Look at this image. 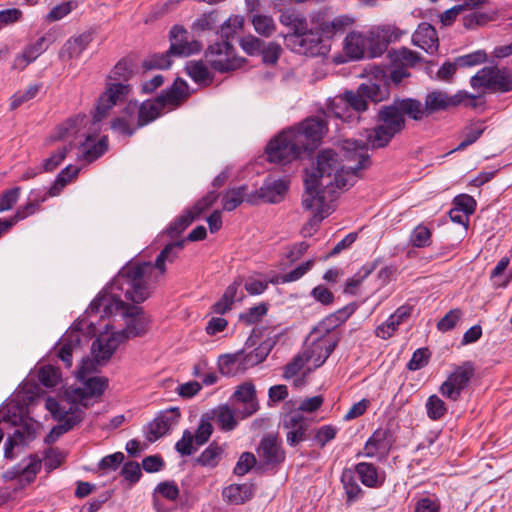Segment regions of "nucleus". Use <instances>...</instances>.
<instances>
[{"mask_svg": "<svg viewBox=\"0 0 512 512\" xmlns=\"http://www.w3.org/2000/svg\"><path fill=\"white\" fill-rule=\"evenodd\" d=\"M114 283L115 277L90 303L88 315L89 317L99 315L101 319H104L120 313L126 319V327L121 331L109 333L110 325L104 324L107 331L101 333L92 343V354L97 363L108 361L123 341L142 336L149 326V319L143 309L125 302L126 300L139 304L143 301L131 299L125 289H120V285L114 287Z\"/></svg>", "mask_w": 512, "mask_h": 512, "instance_id": "nucleus-1", "label": "nucleus"}, {"mask_svg": "<svg viewBox=\"0 0 512 512\" xmlns=\"http://www.w3.org/2000/svg\"><path fill=\"white\" fill-rule=\"evenodd\" d=\"M345 163L332 149L318 153L316 167L305 171L304 191L326 196L353 186L361 172L371 165L368 150L358 141H345Z\"/></svg>", "mask_w": 512, "mask_h": 512, "instance_id": "nucleus-2", "label": "nucleus"}, {"mask_svg": "<svg viewBox=\"0 0 512 512\" xmlns=\"http://www.w3.org/2000/svg\"><path fill=\"white\" fill-rule=\"evenodd\" d=\"M183 247L184 240L166 245L156 257L154 264L151 262L127 264L115 276L114 285H120V289H125L131 299L145 301L150 296L151 289L166 273V263H173Z\"/></svg>", "mask_w": 512, "mask_h": 512, "instance_id": "nucleus-3", "label": "nucleus"}, {"mask_svg": "<svg viewBox=\"0 0 512 512\" xmlns=\"http://www.w3.org/2000/svg\"><path fill=\"white\" fill-rule=\"evenodd\" d=\"M405 116L421 121L418 99L397 98L391 104L382 106L377 113V125L367 131L366 145L374 149L387 146L396 134L404 130Z\"/></svg>", "mask_w": 512, "mask_h": 512, "instance_id": "nucleus-4", "label": "nucleus"}, {"mask_svg": "<svg viewBox=\"0 0 512 512\" xmlns=\"http://www.w3.org/2000/svg\"><path fill=\"white\" fill-rule=\"evenodd\" d=\"M286 45L293 52L306 56L326 55L329 45L325 36L317 29L308 28L304 19H296L293 23V33L285 37Z\"/></svg>", "mask_w": 512, "mask_h": 512, "instance_id": "nucleus-5", "label": "nucleus"}, {"mask_svg": "<svg viewBox=\"0 0 512 512\" xmlns=\"http://www.w3.org/2000/svg\"><path fill=\"white\" fill-rule=\"evenodd\" d=\"M303 152V143L291 128L278 134L266 147L268 160L283 165L298 159Z\"/></svg>", "mask_w": 512, "mask_h": 512, "instance_id": "nucleus-6", "label": "nucleus"}, {"mask_svg": "<svg viewBox=\"0 0 512 512\" xmlns=\"http://www.w3.org/2000/svg\"><path fill=\"white\" fill-rule=\"evenodd\" d=\"M46 407L59 422L46 436L45 442L48 444L55 442L61 435L80 423L84 417V411L79 406H68L66 403L58 402L53 398L47 399Z\"/></svg>", "mask_w": 512, "mask_h": 512, "instance_id": "nucleus-7", "label": "nucleus"}, {"mask_svg": "<svg viewBox=\"0 0 512 512\" xmlns=\"http://www.w3.org/2000/svg\"><path fill=\"white\" fill-rule=\"evenodd\" d=\"M470 85L480 93L508 92L512 90V71L496 66H486L471 77Z\"/></svg>", "mask_w": 512, "mask_h": 512, "instance_id": "nucleus-8", "label": "nucleus"}, {"mask_svg": "<svg viewBox=\"0 0 512 512\" xmlns=\"http://www.w3.org/2000/svg\"><path fill=\"white\" fill-rule=\"evenodd\" d=\"M130 92V86L123 82L107 83L104 92L98 99L93 115L92 126L95 131H100V122L107 117L109 110L117 103L124 101Z\"/></svg>", "mask_w": 512, "mask_h": 512, "instance_id": "nucleus-9", "label": "nucleus"}, {"mask_svg": "<svg viewBox=\"0 0 512 512\" xmlns=\"http://www.w3.org/2000/svg\"><path fill=\"white\" fill-rule=\"evenodd\" d=\"M475 375V366L471 361H464L453 368L447 379L440 386V393L449 400L457 401L461 393L469 387Z\"/></svg>", "mask_w": 512, "mask_h": 512, "instance_id": "nucleus-10", "label": "nucleus"}, {"mask_svg": "<svg viewBox=\"0 0 512 512\" xmlns=\"http://www.w3.org/2000/svg\"><path fill=\"white\" fill-rule=\"evenodd\" d=\"M302 207L312 212L311 218L303 225L301 233L304 237H311L318 229L319 224L331 213L330 204L326 196L321 193L304 191Z\"/></svg>", "mask_w": 512, "mask_h": 512, "instance_id": "nucleus-11", "label": "nucleus"}, {"mask_svg": "<svg viewBox=\"0 0 512 512\" xmlns=\"http://www.w3.org/2000/svg\"><path fill=\"white\" fill-rule=\"evenodd\" d=\"M206 61L217 72L224 73L242 66V60L235 56L229 41L215 42L205 52Z\"/></svg>", "mask_w": 512, "mask_h": 512, "instance_id": "nucleus-12", "label": "nucleus"}, {"mask_svg": "<svg viewBox=\"0 0 512 512\" xmlns=\"http://www.w3.org/2000/svg\"><path fill=\"white\" fill-rule=\"evenodd\" d=\"M82 387H71L67 395L71 402L65 401L68 406H79L83 411L91 404V399L100 397L108 386V380L105 377L95 376L80 380Z\"/></svg>", "mask_w": 512, "mask_h": 512, "instance_id": "nucleus-13", "label": "nucleus"}, {"mask_svg": "<svg viewBox=\"0 0 512 512\" xmlns=\"http://www.w3.org/2000/svg\"><path fill=\"white\" fill-rule=\"evenodd\" d=\"M468 96L466 91H458L454 95H448L446 92L436 90L425 96L424 105L418 100L421 120L435 112L446 110L449 107H455L464 102V97Z\"/></svg>", "mask_w": 512, "mask_h": 512, "instance_id": "nucleus-14", "label": "nucleus"}, {"mask_svg": "<svg viewBox=\"0 0 512 512\" xmlns=\"http://www.w3.org/2000/svg\"><path fill=\"white\" fill-rule=\"evenodd\" d=\"M368 58L381 56L391 42L400 39L401 31L393 25L373 26L367 32Z\"/></svg>", "mask_w": 512, "mask_h": 512, "instance_id": "nucleus-15", "label": "nucleus"}, {"mask_svg": "<svg viewBox=\"0 0 512 512\" xmlns=\"http://www.w3.org/2000/svg\"><path fill=\"white\" fill-rule=\"evenodd\" d=\"M291 129L303 143V149L306 152L314 150L319 145L327 131V123L319 117H314L304 120L299 126Z\"/></svg>", "mask_w": 512, "mask_h": 512, "instance_id": "nucleus-16", "label": "nucleus"}, {"mask_svg": "<svg viewBox=\"0 0 512 512\" xmlns=\"http://www.w3.org/2000/svg\"><path fill=\"white\" fill-rule=\"evenodd\" d=\"M89 121L86 115H77L73 118H69L56 128L51 135V139L53 141H67L78 137H85L86 141H92L99 131H95L92 125L91 129L93 130V134L83 131Z\"/></svg>", "mask_w": 512, "mask_h": 512, "instance_id": "nucleus-17", "label": "nucleus"}, {"mask_svg": "<svg viewBox=\"0 0 512 512\" xmlns=\"http://www.w3.org/2000/svg\"><path fill=\"white\" fill-rule=\"evenodd\" d=\"M282 426L287 431V443L294 447L306 439L310 421L300 411H291L283 416Z\"/></svg>", "mask_w": 512, "mask_h": 512, "instance_id": "nucleus-18", "label": "nucleus"}, {"mask_svg": "<svg viewBox=\"0 0 512 512\" xmlns=\"http://www.w3.org/2000/svg\"><path fill=\"white\" fill-rule=\"evenodd\" d=\"M337 341L325 334L312 340L311 344L303 351L308 363L314 368L322 366L335 349Z\"/></svg>", "mask_w": 512, "mask_h": 512, "instance_id": "nucleus-19", "label": "nucleus"}, {"mask_svg": "<svg viewBox=\"0 0 512 512\" xmlns=\"http://www.w3.org/2000/svg\"><path fill=\"white\" fill-rule=\"evenodd\" d=\"M392 440L389 430L377 429L366 441L363 451L357 456H365L368 458H384L392 447Z\"/></svg>", "mask_w": 512, "mask_h": 512, "instance_id": "nucleus-20", "label": "nucleus"}, {"mask_svg": "<svg viewBox=\"0 0 512 512\" xmlns=\"http://www.w3.org/2000/svg\"><path fill=\"white\" fill-rule=\"evenodd\" d=\"M169 53L175 56H189L199 52L202 45L199 41H188V32L182 26L175 25L170 31Z\"/></svg>", "mask_w": 512, "mask_h": 512, "instance_id": "nucleus-21", "label": "nucleus"}, {"mask_svg": "<svg viewBox=\"0 0 512 512\" xmlns=\"http://www.w3.org/2000/svg\"><path fill=\"white\" fill-rule=\"evenodd\" d=\"M164 111L163 106L156 98L155 100H148L143 102L140 106L137 103H129L125 108V113L132 117L133 114L137 113L136 127L141 128L156 118H158Z\"/></svg>", "mask_w": 512, "mask_h": 512, "instance_id": "nucleus-22", "label": "nucleus"}, {"mask_svg": "<svg viewBox=\"0 0 512 512\" xmlns=\"http://www.w3.org/2000/svg\"><path fill=\"white\" fill-rule=\"evenodd\" d=\"M180 418L178 409H170L161 412L152 422L147 426V439L154 442L159 438L166 435L170 429L175 426Z\"/></svg>", "mask_w": 512, "mask_h": 512, "instance_id": "nucleus-23", "label": "nucleus"}, {"mask_svg": "<svg viewBox=\"0 0 512 512\" xmlns=\"http://www.w3.org/2000/svg\"><path fill=\"white\" fill-rule=\"evenodd\" d=\"M259 458L266 464L275 466L285 459V452L282 449L276 435L268 434L262 438L257 449Z\"/></svg>", "mask_w": 512, "mask_h": 512, "instance_id": "nucleus-24", "label": "nucleus"}, {"mask_svg": "<svg viewBox=\"0 0 512 512\" xmlns=\"http://www.w3.org/2000/svg\"><path fill=\"white\" fill-rule=\"evenodd\" d=\"M412 43L429 54H434L439 48V39L435 28L426 22L420 23L412 35Z\"/></svg>", "mask_w": 512, "mask_h": 512, "instance_id": "nucleus-25", "label": "nucleus"}, {"mask_svg": "<svg viewBox=\"0 0 512 512\" xmlns=\"http://www.w3.org/2000/svg\"><path fill=\"white\" fill-rule=\"evenodd\" d=\"M189 97L187 83L177 78L174 83L157 97L163 108L174 109Z\"/></svg>", "mask_w": 512, "mask_h": 512, "instance_id": "nucleus-26", "label": "nucleus"}, {"mask_svg": "<svg viewBox=\"0 0 512 512\" xmlns=\"http://www.w3.org/2000/svg\"><path fill=\"white\" fill-rule=\"evenodd\" d=\"M353 470L358 475L361 483L368 488H379L385 481L384 471H380L372 463L360 462L355 465Z\"/></svg>", "mask_w": 512, "mask_h": 512, "instance_id": "nucleus-27", "label": "nucleus"}, {"mask_svg": "<svg viewBox=\"0 0 512 512\" xmlns=\"http://www.w3.org/2000/svg\"><path fill=\"white\" fill-rule=\"evenodd\" d=\"M344 48L347 55L353 59L368 57L367 33L360 31L350 32L345 38Z\"/></svg>", "mask_w": 512, "mask_h": 512, "instance_id": "nucleus-28", "label": "nucleus"}, {"mask_svg": "<svg viewBox=\"0 0 512 512\" xmlns=\"http://www.w3.org/2000/svg\"><path fill=\"white\" fill-rule=\"evenodd\" d=\"M81 332L72 330L66 333L59 342L58 357L67 368L72 366V355L80 347Z\"/></svg>", "mask_w": 512, "mask_h": 512, "instance_id": "nucleus-29", "label": "nucleus"}, {"mask_svg": "<svg viewBox=\"0 0 512 512\" xmlns=\"http://www.w3.org/2000/svg\"><path fill=\"white\" fill-rule=\"evenodd\" d=\"M274 342L263 341L257 348L250 352L239 351V357L243 372L263 362L269 355Z\"/></svg>", "mask_w": 512, "mask_h": 512, "instance_id": "nucleus-30", "label": "nucleus"}, {"mask_svg": "<svg viewBox=\"0 0 512 512\" xmlns=\"http://www.w3.org/2000/svg\"><path fill=\"white\" fill-rule=\"evenodd\" d=\"M289 187V181L286 179H277L266 181L260 188L259 195L269 203H279L286 194Z\"/></svg>", "mask_w": 512, "mask_h": 512, "instance_id": "nucleus-31", "label": "nucleus"}, {"mask_svg": "<svg viewBox=\"0 0 512 512\" xmlns=\"http://www.w3.org/2000/svg\"><path fill=\"white\" fill-rule=\"evenodd\" d=\"M234 397L245 405L242 411L243 417L251 416L258 410L256 390L252 383L246 382L238 386L234 392Z\"/></svg>", "mask_w": 512, "mask_h": 512, "instance_id": "nucleus-32", "label": "nucleus"}, {"mask_svg": "<svg viewBox=\"0 0 512 512\" xmlns=\"http://www.w3.org/2000/svg\"><path fill=\"white\" fill-rule=\"evenodd\" d=\"M355 22V19L349 15H339L331 21L322 22L319 25L321 33L325 38L329 39L335 35L343 34L346 30L350 29Z\"/></svg>", "mask_w": 512, "mask_h": 512, "instance_id": "nucleus-33", "label": "nucleus"}, {"mask_svg": "<svg viewBox=\"0 0 512 512\" xmlns=\"http://www.w3.org/2000/svg\"><path fill=\"white\" fill-rule=\"evenodd\" d=\"M36 437L35 428L31 425H23L16 428L5 444V456L12 457L15 446L26 445Z\"/></svg>", "mask_w": 512, "mask_h": 512, "instance_id": "nucleus-34", "label": "nucleus"}, {"mask_svg": "<svg viewBox=\"0 0 512 512\" xmlns=\"http://www.w3.org/2000/svg\"><path fill=\"white\" fill-rule=\"evenodd\" d=\"M206 414L210 416L211 421H215L223 431H231L237 426L234 411L227 405L219 406Z\"/></svg>", "mask_w": 512, "mask_h": 512, "instance_id": "nucleus-35", "label": "nucleus"}, {"mask_svg": "<svg viewBox=\"0 0 512 512\" xmlns=\"http://www.w3.org/2000/svg\"><path fill=\"white\" fill-rule=\"evenodd\" d=\"M359 92L365 95L366 99H369L375 103L385 100L389 95L388 84L386 80L379 83L368 80L359 86Z\"/></svg>", "mask_w": 512, "mask_h": 512, "instance_id": "nucleus-36", "label": "nucleus"}, {"mask_svg": "<svg viewBox=\"0 0 512 512\" xmlns=\"http://www.w3.org/2000/svg\"><path fill=\"white\" fill-rule=\"evenodd\" d=\"M355 474L352 468H345L341 475V482L348 502H354L363 495V490L358 484Z\"/></svg>", "mask_w": 512, "mask_h": 512, "instance_id": "nucleus-37", "label": "nucleus"}, {"mask_svg": "<svg viewBox=\"0 0 512 512\" xmlns=\"http://www.w3.org/2000/svg\"><path fill=\"white\" fill-rule=\"evenodd\" d=\"M247 196V186L241 185L238 187L230 188L222 194V209L231 212L239 207Z\"/></svg>", "mask_w": 512, "mask_h": 512, "instance_id": "nucleus-38", "label": "nucleus"}, {"mask_svg": "<svg viewBox=\"0 0 512 512\" xmlns=\"http://www.w3.org/2000/svg\"><path fill=\"white\" fill-rule=\"evenodd\" d=\"M391 65H401L407 69L414 67L420 62L421 57L417 52H414L406 47L389 52Z\"/></svg>", "mask_w": 512, "mask_h": 512, "instance_id": "nucleus-39", "label": "nucleus"}, {"mask_svg": "<svg viewBox=\"0 0 512 512\" xmlns=\"http://www.w3.org/2000/svg\"><path fill=\"white\" fill-rule=\"evenodd\" d=\"M46 200V195H40L39 191H31L29 201L24 206H21L16 211L15 215L9 219L13 221V225L18 221L33 215L39 208L40 204Z\"/></svg>", "mask_w": 512, "mask_h": 512, "instance_id": "nucleus-40", "label": "nucleus"}, {"mask_svg": "<svg viewBox=\"0 0 512 512\" xmlns=\"http://www.w3.org/2000/svg\"><path fill=\"white\" fill-rule=\"evenodd\" d=\"M336 104L338 106H345L347 110V105L349 108L354 110L355 112H363L367 109V101L365 95L359 92L347 91L343 95L336 97Z\"/></svg>", "mask_w": 512, "mask_h": 512, "instance_id": "nucleus-41", "label": "nucleus"}, {"mask_svg": "<svg viewBox=\"0 0 512 512\" xmlns=\"http://www.w3.org/2000/svg\"><path fill=\"white\" fill-rule=\"evenodd\" d=\"M92 41V33L84 32L78 36L70 38L64 45L63 50L69 58H77L87 48Z\"/></svg>", "mask_w": 512, "mask_h": 512, "instance_id": "nucleus-42", "label": "nucleus"}, {"mask_svg": "<svg viewBox=\"0 0 512 512\" xmlns=\"http://www.w3.org/2000/svg\"><path fill=\"white\" fill-rule=\"evenodd\" d=\"M218 368L224 376H235L243 373L239 352L221 355L218 358Z\"/></svg>", "mask_w": 512, "mask_h": 512, "instance_id": "nucleus-43", "label": "nucleus"}, {"mask_svg": "<svg viewBox=\"0 0 512 512\" xmlns=\"http://www.w3.org/2000/svg\"><path fill=\"white\" fill-rule=\"evenodd\" d=\"M241 285L240 281L235 280L232 284H230L224 294L222 295L221 299L218 300L213 306L212 310L216 314H224L228 310L231 309L232 304L234 303L237 291Z\"/></svg>", "mask_w": 512, "mask_h": 512, "instance_id": "nucleus-44", "label": "nucleus"}, {"mask_svg": "<svg viewBox=\"0 0 512 512\" xmlns=\"http://www.w3.org/2000/svg\"><path fill=\"white\" fill-rule=\"evenodd\" d=\"M223 448L216 442H212L196 459V462L204 467H216L223 455Z\"/></svg>", "mask_w": 512, "mask_h": 512, "instance_id": "nucleus-45", "label": "nucleus"}, {"mask_svg": "<svg viewBox=\"0 0 512 512\" xmlns=\"http://www.w3.org/2000/svg\"><path fill=\"white\" fill-rule=\"evenodd\" d=\"M244 17L241 15L230 16L220 27L221 37L223 41H229L242 32L244 27Z\"/></svg>", "mask_w": 512, "mask_h": 512, "instance_id": "nucleus-46", "label": "nucleus"}, {"mask_svg": "<svg viewBox=\"0 0 512 512\" xmlns=\"http://www.w3.org/2000/svg\"><path fill=\"white\" fill-rule=\"evenodd\" d=\"M222 496L229 503L243 504L249 499L250 492L246 485L232 484L223 489Z\"/></svg>", "mask_w": 512, "mask_h": 512, "instance_id": "nucleus-47", "label": "nucleus"}, {"mask_svg": "<svg viewBox=\"0 0 512 512\" xmlns=\"http://www.w3.org/2000/svg\"><path fill=\"white\" fill-rule=\"evenodd\" d=\"M486 127L483 122H475L465 127L463 131V140L454 149L455 151H461L468 146L475 143L485 131Z\"/></svg>", "mask_w": 512, "mask_h": 512, "instance_id": "nucleus-48", "label": "nucleus"}, {"mask_svg": "<svg viewBox=\"0 0 512 512\" xmlns=\"http://www.w3.org/2000/svg\"><path fill=\"white\" fill-rule=\"evenodd\" d=\"M186 72L193 81L199 84L211 82V74L202 61H189L186 64Z\"/></svg>", "mask_w": 512, "mask_h": 512, "instance_id": "nucleus-49", "label": "nucleus"}, {"mask_svg": "<svg viewBox=\"0 0 512 512\" xmlns=\"http://www.w3.org/2000/svg\"><path fill=\"white\" fill-rule=\"evenodd\" d=\"M179 496V488L173 481L159 483L154 490V505L159 510V497L175 501Z\"/></svg>", "mask_w": 512, "mask_h": 512, "instance_id": "nucleus-50", "label": "nucleus"}, {"mask_svg": "<svg viewBox=\"0 0 512 512\" xmlns=\"http://www.w3.org/2000/svg\"><path fill=\"white\" fill-rule=\"evenodd\" d=\"M90 141H86L82 144L83 146V158L88 161L92 162L96 159H98L100 156H102L107 148H108V139L106 136L101 137L96 143H94L92 146H89Z\"/></svg>", "mask_w": 512, "mask_h": 512, "instance_id": "nucleus-51", "label": "nucleus"}, {"mask_svg": "<svg viewBox=\"0 0 512 512\" xmlns=\"http://www.w3.org/2000/svg\"><path fill=\"white\" fill-rule=\"evenodd\" d=\"M196 218L195 212L190 208L178 216L169 226L168 233L171 237L181 234Z\"/></svg>", "mask_w": 512, "mask_h": 512, "instance_id": "nucleus-52", "label": "nucleus"}, {"mask_svg": "<svg viewBox=\"0 0 512 512\" xmlns=\"http://www.w3.org/2000/svg\"><path fill=\"white\" fill-rule=\"evenodd\" d=\"M42 89L41 83L30 85L25 91H18L11 97L10 109L15 110L22 104L34 99Z\"/></svg>", "mask_w": 512, "mask_h": 512, "instance_id": "nucleus-53", "label": "nucleus"}, {"mask_svg": "<svg viewBox=\"0 0 512 512\" xmlns=\"http://www.w3.org/2000/svg\"><path fill=\"white\" fill-rule=\"evenodd\" d=\"M431 237V230L427 226L419 224L411 232L409 241L413 247L423 248L431 244Z\"/></svg>", "mask_w": 512, "mask_h": 512, "instance_id": "nucleus-54", "label": "nucleus"}, {"mask_svg": "<svg viewBox=\"0 0 512 512\" xmlns=\"http://www.w3.org/2000/svg\"><path fill=\"white\" fill-rule=\"evenodd\" d=\"M255 31L264 36L270 37L276 30V24L271 16L257 14L252 18Z\"/></svg>", "mask_w": 512, "mask_h": 512, "instance_id": "nucleus-55", "label": "nucleus"}, {"mask_svg": "<svg viewBox=\"0 0 512 512\" xmlns=\"http://www.w3.org/2000/svg\"><path fill=\"white\" fill-rule=\"evenodd\" d=\"M213 425L211 421V417L207 416V414H203L198 425V428L193 435L195 443L197 446H202L208 442L210 436L213 433Z\"/></svg>", "mask_w": 512, "mask_h": 512, "instance_id": "nucleus-56", "label": "nucleus"}, {"mask_svg": "<svg viewBox=\"0 0 512 512\" xmlns=\"http://www.w3.org/2000/svg\"><path fill=\"white\" fill-rule=\"evenodd\" d=\"M427 416L431 420H440L447 412L445 402L437 395H431L426 402Z\"/></svg>", "mask_w": 512, "mask_h": 512, "instance_id": "nucleus-57", "label": "nucleus"}, {"mask_svg": "<svg viewBox=\"0 0 512 512\" xmlns=\"http://www.w3.org/2000/svg\"><path fill=\"white\" fill-rule=\"evenodd\" d=\"M373 270V264H366L362 266L353 277L347 280L344 291L346 293L354 294L359 285L373 272Z\"/></svg>", "mask_w": 512, "mask_h": 512, "instance_id": "nucleus-58", "label": "nucleus"}, {"mask_svg": "<svg viewBox=\"0 0 512 512\" xmlns=\"http://www.w3.org/2000/svg\"><path fill=\"white\" fill-rule=\"evenodd\" d=\"M38 379L45 387H55L60 381V373L57 368L52 365H46L39 369Z\"/></svg>", "mask_w": 512, "mask_h": 512, "instance_id": "nucleus-59", "label": "nucleus"}, {"mask_svg": "<svg viewBox=\"0 0 512 512\" xmlns=\"http://www.w3.org/2000/svg\"><path fill=\"white\" fill-rule=\"evenodd\" d=\"M509 263L510 259L508 257H503L491 271L490 279L496 287H506L509 283L510 279L503 277L504 271L507 269Z\"/></svg>", "mask_w": 512, "mask_h": 512, "instance_id": "nucleus-60", "label": "nucleus"}, {"mask_svg": "<svg viewBox=\"0 0 512 512\" xmlns=\"http://www.w3.org/2000/svg\"><path fill=\"white\" fill-rule=\"evenodd\" d=\"M44 51V38H40L34 43L27 47L23 54L17 59L19 62H23V67L34 61Z\"/></svg>", "mask_w": 512, "mask_h": 512, "instance_id": "nucleus-61", "label": "nucleus"}, {"mask_svg": "<svg viewBox=\"0 0 512 512\" xmlns=\"http://www.w3.org/2000/svg\"><path fill=\"white\" fill-rule=\"evenodd\" d=\"M429 358H430V352H429L428 348L417 349L413 353L409 362L407 363L408 370L416 371V370H419V369L425 367L429 362Z\"/></svg>", "mask_w": 512, "mask_h": 512, "instance_id": "nucleus-62", "label": "nucleus"}, {"mask_svg": "<svg viewBox=\"0 0 512 512\" xmlns=\"http://www.w3.org/2000/svg\"><path fill=\"white\" fill-rule=\"evenodd\" d=\"M169 50L166 53L154 54L144 61V67L151 69H166L171 65Z\"/></svg>", "mask_w": 512, "mask_h": 512, "instance_id": "nucleus-63", "label": "nucleus"}, {"mask_svg": "<svg viewBox=\"0 0 512 512\" xmlns=\"http://www.w3.org/2000/svg\"><path fill=\"white\" fill-rule=\"evenodd\" d=\"M441 504L436 497H422L415 503L414 512H440Z\"/></svg>", "mask_w": 512, "mask_h": 512, "instance_id": "nucleus-64", "label": "nucleus"}]
</instances>
